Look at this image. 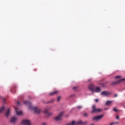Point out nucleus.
Masks as SVG:
<instances>
[{"instance_id": "obj_1", "label": "nucleus", "mask_w": 125, "mask_h": 125, "mask_svg": "<svg viewBox=\"0 0 125 125\" xmlns=\"http://www.w3.org/2000/svg\"><path fill=\"white\" fill-rule=\"evenodd\" d=\"M92 110H93L91 111L92 114L99 113V112H101V111H102L101 109L96 108V106H95V105H94L92 106Z\"/></svg>"}, {"instance_id": "obj_2", "label": "nucleus", "mask_w": 125, "mask_h": 125, "mask_svg": "<svg viewBox=\"0 0 125 125\" xmlns=\"http://www.w3.org/2000/svg\"><path fill=\"white\" fill-rule=\"evenodd\" d=\"M103 117H104V115H100L99 116H97L93 118V120L95 121H100V120H102V119H103Z\"/></svg>"}, {"instance_id": "obj_3", "label": "nucleus", "mask_w": 125, "mask_h": 125, "mask_svg": "<svg viewBox=\"0 0 125 125\" xmlns=\"http://www.w3.org/2000/svg\"><path fill=\"white\" fill-rule=\"evenodd\" d=\"M21 125H32L31 124V121L29 120H23L21 122Z\"/></svg>"}, {"instance_id": "obj_4", "label": "nucleus", "mask_w": 125, "mask_h": 125, "mask_svg": "<svg viewBox=\"0 0 125 125\" xmlns=\"http://www.w3.org/2000/svg\"><path fill=\"white\" fill-rule=\"evenodd\" d=\"M62 115H63V112H61L58 116L55 118V120L56 121H57L58 122L59 121H61Z\"/></svg>"}, {"instance_id": "obj_5", "label": "nucleus", "mask_w": 125, "mask_h": 125, "mask_svg": "<svg viewBox=\"0 0 125 125\" xmlns=\"http://www.w3.org/2000/svg\"><path fill=\"white\" fill-rule=\"evenodd\" d=\"M23 103L24 104H25V105H27L28 106H29V109H32V103H31V102H30L29 101H26L24 102Z\"/></svg>"}, {"instance_id": "obj_6", "label": "nucleus", "mask_w": 125, "mask_h": 125, "mask_svg": "<svg viewBox=\"0 0 125 125\" xmlns=\"http://www.w3.org/2000/svg\"><path fill=\"white\" fill-rule=\"evenodd\" d=\"M33 109L35 114H40L42 111L39 107H34Z\"/></svg>"}, {"instance_id": "obj_7", "label": "nucleus", "mask_w": 125, "mask_h": 125, "mask_svg": "<svg viewBox=\"0 0 125 125\" xmlns=\"http://www.w3.org/2000/svg\"><path fill=\"white\" fill-rule=\"evenodd\" d=\"M124 81H125V78L122 79L118 81L114 82L112 83V84H118V83H122V82H124Z\"/></svg>"}, {"instance_id": "obj_8", "label": "nucleus", "mask_w": 125, "mask_h": 125, "mask_svg": "<svg viewBox=\"0 0 125 125\" xmlns=\"http://www.w3.org/2000/svg\"><path fill=\"white\" fill-rule=\"evenodd\" d=\"M110 94H111V93L110 92L106 91H103L101 93L102 95H104V96H108V95H110Z\"/></svg>"}, {"instance_id": "obj_9", "label": "nucleus", "mask_w": 125, "mask_h": 125, "mask_svg": "<svg viewBox=\"0 0 125 125\" xmlns=\"http://www.w3.org/2000/svg\"><path fill=\"white\" fill-rule=\"evenodd\" d=\"M95 88V87L93 84H90L89 86V89H90V90H91V91H92V92H94V88Z\"/></svg>"}, {"instance_id": "obj_10", "label": "nucleus", "mask_w": 125, "mask_h": 125, "mask_svg": "<svg viewBox=\"0 0 125 125\" xmlns=\"http://www.w3.org/2000/svg\"><path fill=\"white\" fill-rule=\"evenodd\" d=\"M101 92V88L99 87H95L94 88V92Z\"/></svg>"}, {"instance_id": "obj_11", "label": "nucleus", "mask_w": 125, "mask_h": 125, "mask_svg": "<svg viewBox=\"0 0 125 125\" xmlns=\"http://www.w3.org/2000/svg\"><path fill=\"white\" fill-rule=\"evenodd\" d=\"M44 112L45 114H48V116H51V115H53V113H52L51 112H50V113L48 112V109H47V108L45 109Z\"/></svg>"}, {"instance_id": "obj_12", "label": "nucleus", "mask_w": 125, "mask_h": 125, "mask_svg": "<svg viewBox=\"0 0 125 125\" xmlns=\"http://www.w3.org/2000/svg\"><path fill=\"white\" fill-rule=\"evenodd\" d=\"M18 110H19L18 108H15V111L17 115H22V111H18Z\"/></svg>"}, {"instance_id": "obj_13", "label": "nucleus", "mask_w": 125, "mask_h": 125, "mask_svg": "<svg viewBox=\"0 0 125 125\" xmlns=\"http://www.w3.org/2000/svg\"><path fill=\"white\" fill-rule=\"evenodd\" d=\"M11 110L10 109L8 108L7 109V111L6 113V117H7V118L8 117V116H9V115H10V112H11Z\"/></svg>"}, {"instance_id": "obj_14", "label": "nucleus", "mask_w": 125, "mask_h": 125, "mask_svg": "<svg viewBox=\"0 0 125 125\" xmlns=\"http://www.w3.org/2000/svg\"><path fill=\"white\" fill-rule=\"evenodd\" d=\"M112 103H113V101H108L106 102L105 105L109 106V105H111V104H112Z\"/></svg>"}, {"instance_id": "obj_15", "label": "nucleus", "mask_w": 125, "mask_h": 125, "mask_svg": "<svg viewBox=\"0 0 125 125\" xmlns=\"http://www.w3.org/2000/svg\"><path fill=\"white\" fill-rule=\"evenodd\" d=\"M16 120H17V118L15 117H14L12 118L10 122H11V123H13L14 124V123H15V122H16Z\"/></svg>"}, {"instance_id": "obj_16", "label": "nucleus", "mask_w": 125, "mask_h": 125, "mask_svg": "<svg viewBox=\"0 0 125 125\" xmlns=\"http://www.w3.org/2000/svg\"><path fill=\"white\" fill-rule=\"evenodd\" d=\"M57 93H58V91H56L50 93V95H51V96H52L53 95H55L56 94H57Z\"/></svg>"}, {"instance_id": "obj_17", "label": "nucleus", "mask_w": 125, "mask_h": 125, "mask_svg": "<svg viewBox=\"0 0 125 125\" xmlns=\"http://www.w3.org/2000/svg\"><path fill=\"white\" fill-rule=\"evenodd\" d=\"M4 111V107L3 106L1 108H0V113H1V112H3Z\"/></svg>"}, {"instance_id": "obj_18", "label": "nucleus", "mask_w": 125, "mask_h": 125, "mask_svg": "<svg viewBox=\"0 0 125 125\" xmlns=\"http://www.w3.org/2000/svg\"><path fill=\"white\" fill-rule=\"evenodd\" d=\"M122 78V77L120 76H117L115 77V79H116V80H119V79H121Z\"/></svg>"}, {"instance_id": "obj_19", "label": "nucleus", "mask_w": 125, "mask_h": 125, "mask_svg": "<svg viewBox=\"0 0 125 125\" xmlns=\"http://www.w3.org/2000/svg\"><path fill=\"white\" fill-rule=\"evenodd\" d=\"M73 88L74 90H77L78 89V86L73 87Z\"/></svg>"}, {"instance_id": "obj_20", "label": "nucleus", "mask_w": 125, "mask_h": 125, "mask_svg": "<svg viewBox=\"0 0 125 125\" xmlns=\"http://www.w3.org/2000/svg\"><path fill=\"white\" fill-rule=\"evenodd\" d=\"M113 111H114V112H118V109L115 107L113 108Z\"/></svg>"}, {"instance_id": "obj_21", "label": "nucleus", "mask_w": 125, "mask_h": 125, "mask_svg": "<svg viewBox=\"0 0 125 125\" xmlns=\"http://www.w3.org/2000/svg\"><path fill=\"white\" fill-rule=\"evenodd\" d=\"M88 116V113H84V117H87Z\"/></svg>"}, {"instance_id": "obj_22", "label": "nucleus", "mask_w": 125, "mask_h": 125, "mask_svg": "<svg viewBox=\"0 0 125 125\" xmlns=\"http://www.w3.org/2000/svg\"><path fill=\"white\" fill-rule=\"evenodd\" d=\"M52 102H53V100L48 101L47 103H52Z\"/></svg>"}, {"instance_id": "obj_23", "label": "nucleus", "mask_w": 125, "mask_h": 125, "mask_svg": "<svg viewBox=\"0 0 125 125\" xmlns=\"http://www.w3.org/2000/svg\"><path fill=\"white\" fill-rule=\"evenodd\" d=\"M61 99V97H58V101H60Z\"/></svg>"}, {"instance_id": "obj_24", "label": "nucleus", "mask_w": 125, "mask_h": 125, "mask_svg": "<svg viewBox=\"0 0 125 125\" xmlns=\"http://www.w3.org/2000/svg\"><path fill=\"white\" fill-rule=\"evenodd\" d=\"M77 108H78V109H81V108H83V107H82V106H78L77 107Z\"/></svg>"}, {"instance_id": "obj_25", "label": "nucleus", "mask_w": 125, "mask_h": 125, "mask_svg": "<svg viewBox=\"0 0 125 125\" xmlns=\"http://www.w3.org/2000/svg\"><path fill=\"white\" fill-rule=\"evenodd\" d=\"M116 119H117L118 120L120 119V117H119V115L116 116Z\"/></svg>"}, {"instance_id": "obj_26", "label": "nucleus", "mask_w": 125, "mask_h": 125, "mask_svg": "<svg viewBox=\"0 0 125 125\" xmlns=\"http://www.w3.org/2000/svg\"><path fill=\"white\" fill-rule=\"evenodd\" d=\"M95 101L96 102H98V101H99L98 100V99H95Z\"/></svg>"}, {"instance_id": "obj_27", "label": "nucleus", "mask_w": 125, "mask_h": 125, "mask_svg": "<svg viewBox=\"0 0 125 125\" xmlns=\"http://www.w3.org/2000/svg\"><path fill=\"white\" fill-rule=\"evenodd\" d=\"M17 105H20V102H17Z\"/></svg>"}, {"instance_id": "obj_28", "label": "nucleus", "mask_w": 125, "mask_h": 125, "mask_svg": "<svg viewBox=\"0 0 125 125\" xmlns=\"http://www.w3.org/2000/svg\"><path fill=\"white\" fill-rule=\"evenodd\" d=\"M115 125V123H111L109 125Z\"/></svg>"}, {"instance_id": "obj_29", "label": "nucleus", "mask_w": 125, "mask_h": 125, "mask_svg": "<svg viewBox=\"0 0 125 125\" xmlns=\"http://www.w3.org/2000/svg\"><path fill=\"white\" fill-rule=\"evenodd\" d=\"M118 96V94H116L115 95H114V97H117Z\"/></svg>"}, {"instance_id": "obj_30", "label": "nucleus", "mask_w": 125, "mask_h": 125, "mask_svg": "<svg viewBox=\"0 0 125 125\" xmlns=\"http://www.w3.org/2000/svg\"><path fill=\"white\" fill-rule=\"evenodd\" d=\"M42 125H46V123H43L42 124Z\"/></svg>"}, {"instance_id": "obj_31", "label": "nucleus", "mask_w": 125, "mask_h": 125, "mask_svg": "<svg viewBox=\"0 0 125 125\" xmlns=\"http://www.w3.org/2000/svg\"><path fill=\"white\" fill-rule=\"evenodd\" d=\"M3 100L4 102H5V99L3 98Z\"/></svg>"}, {"instance_id": "obj_32", "label": "nucleus", "mask_w": 125, "mask_h": 125, "mask_svg": "<svg viewBox=\"0 0 125 125\" xmlns=\"http://www.w3.org/2000/svg\"><path fill=\"white\" fill-rule=\"evenodd\" d=\"M11 91L12 92L13 91V90H12V89H11Z\"/></svg>"}, {"instance_id": "obj_33", "label": "nucleus", "mask_w": 125, "mask_h": 125, "mask_svg": "<svg viewBox=\"0 0 125 125\" xmlns=\"http://www.w3.org/2000/svg\"><path fill=\"white\" fill-rule=\"evenodd\" d=\"M91 125H95L94 124H91Z\"/></svg>"}, {"instance_id": "obj_34", "label": "nucleus", "mask_w": 125, "mask_h": 125, "mask_svg": "<svg viewBox=\"0 0 125 125\" xmlns=\"http://www.w3.org/2000/svg\"><path fill=\"white\" fill-rule=\"evenodd\" d=\"M104 110H107V108H105Z\"/></svg>"}, {"instance_id": "obj_35", "label": "nucleus", "mask_w": 125, "mask_h": 125, "mask_svg": "<svg viewBox=\"0 0 125 125\" xmlns=\"http://www.w3.org/2000/svg\"><path fill=\"white\" fill-rule=\"evenodd\" d=\"M124 108H125V106H124Z\"/></svg>"}]
</instances>
